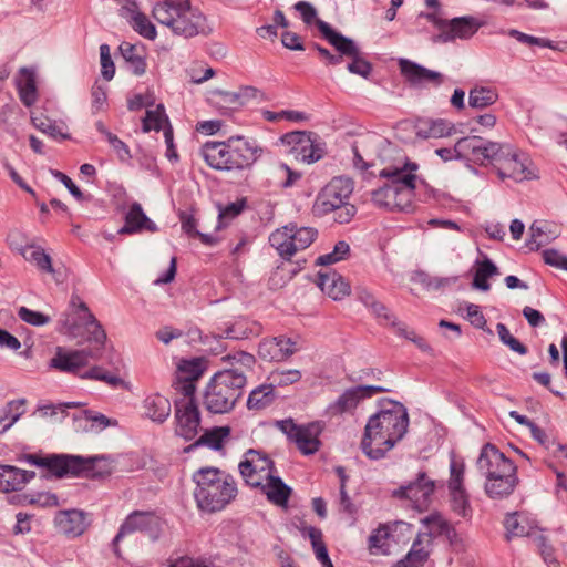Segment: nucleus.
I'll list each match as a JSON object with an SVG mask.
<instances>
[{"label": "nucleus", "instance_id": "obj_1", "mask_svg": "<svg viewBox=\"0 0 567 567\" xmlns=\"http://www.w3.org/2000/svg\"><path fill=\"white\" fill-rule=\"evenodd\" d=\"M409 414L400 402L388 400L382 409L371 415L364 427L361 449L370 460H380L405 435Z\"/></svg>", "mask_w": 567, "mask_h": 567}, {"label": "nucleus", "instance_id": "obj_2", "mask_svg": "<svg viewBox=\"0 0 567 567\" xmlns=\"http://www.w3.org/2000/svg\"><path fill=\"white\" fill-rule=\"evenodd\" d=\"M417 168V164L406 161L382 168L379 175L388 182L372 193V202L390 210H411Z\"/></svg>", "mask_w": 567, "mask_h": 567}, {"label": "nucleus", "instance_id": "obj_3", "mask_svg": "<svg viewBox=\"0 0 567 567\" xmlns=\"http://www.w3.org/2000/svg\"><path fill=\"white\" fill-rule=\"evenodd\" d=\"M476 464L486 480L484 491L487 497L504 499L514 493L519 483L517 466L495 445L485 444Z\"/></svg>", "mask_w": 567, "mask_h": 567}, {"label": "nucleus", "instance_id": "obj_4", "mask_svg": "<svg viewBox=\"0 0 567 567\" xmlns=\"http://www.w3.org/2000/svg\"><path fill=\"white\" fill-rule=\"evenodd\" d=\"M264 150L255 140L231 136L224 142H206L200 155L216 171L246 169L262 155Z\"/></svg>", "mask_w": 567, "mask_h": 567}, {"label": "nucleus", "instance_id": "obj_5", "mask_svg": "<svg viewBox=\"0 0 567 567\" xmlns=\"http://www.w3.org/2000/svg\"><path fill=\"white\" fill-rule=\"evenodd\" d=\"M194 497L199 509L214 513L225 508L238 494L235 478L217 467H202L194 472Z\"/></svg>", "mask_w": 567, "mask_h": 567}, {"label": "nucleus", "instance_id": "obj_6", "mask_svg": "<svg viewBox=\"0 0 567 567\" xmlns=\"http://www.w3.org/2000/svg\"><path fill=\"white\" fill-rule=\"evenodd\" d=\"M480 151L477 164L491 166L502 181L523 182L534 176L529 157L511 144L481 140Z\"/></svg>", "mask_w": 567, "mask_h": 567}, {"label": "nucleus", "instance_id": "obj_7", "mask_svg": "<svg viewBox=\"0 0 567 567\" xmlns=\"http://www.w3.org/2000/svg\"><path fill=\"white\" fill-rule=\"evenodd\" d=\"M29 464L47 470L55 477L84 476L91 478L105 477L112 473L111 463L103 456L84 458L70 454H28Z\"/></svg>", "mask_w": 567, "mask_h": 567}, {"label": "nucleus", "instance_id": "obj_8", "mask_svg": "<svg viewBox=\"0 0 567 567\" xmlns=\"http://www.w3.org/2000/svg\"><path fill=\"white\" fill-rule=\"evenodd\" d=\"M153 17L174 34L193 38L208 32L206 17L190 0H163L153 8Z\"/></svg>", "mask_w": 567, "mask_h": 567}, {"label": "nucleus", "instance_id": "obj_9", "mask_svg": "<svg viewBox=\"0 0 567 567\" xmlns=\"http://www.w3.org/2000/svg\"><path fill=\"white\" fill-rule=\"evenodd\" d=\"M246 382V374L240 368L216 372L204 393L205 409L214 414L228 413L241 396Z\"/></svg>", "mask_w": 567, "mask_h": 567}, {"label": "nucleus", "instance_id": "obj_10", "mask_svg": "<svg viewBox=\"0 0 567 567\" xmlns=\"http://www.w3.org/2000/svg\"><path fill=\"white\" fill-rule=\"evenodd\" d=\"M353 192V183L344 176L333 177L317 195L313 213L324 216L336 213L334 220L348 224L357 213L354 205L349 203Z\"/></svg>", "mask_w": 567, "mask_h": 567}, {"label": "nucleus", "instance_id": "obj_11", "mask_svg": "<svg viewBox=\"0 0 567 567\" xmlns=\"http://www.w3.org/2000/svg\"><path fill=\"white\" fill-rule=\"evenodd\" d=\"M90 358H95L92 351L85 349L66 350L62 347H58L54 357L50 361V367L61 372L76 374L84 379L103 381L113 388L123 384V380L118 375L110 373L97 365L81 373L82 368L89 364Z\"/></svg>", "mask_w": 567, "mask_h": 567}, {"label": "nucleus", "instance_id": "obj_12", "mask_svg": "<svg viewBox=\"0 0 567 567\" xmlns=\"http://www.w3.org/2000/svg\"><path fill=\"white\" fill-rule=\"evenodd\" d=\"M317 236L316 228L289 224L272 231L269 243L282 258L290 259L297 251L308 248Z\"/></svg>", "mask_w": 567, "mask_h": 567}, {"label": "nucleus", "instance_id": "obj_13", "mask_svg": "<svg viewBox=\"0 0 567 567\" xmlns=\"http://www.w3.org/2000/svg\"><path fill=\"white\" fill-rule=\"evenodd\" d=\"M276 426L284 432L288 440L293 442L303 455H311L319 451L321 442L320 434L324 424L320 421L307 424H297L291 417L276 422Z\"/></svg>", "mask_w": 567, "mask_h": 567}, {"label": "nucleus", "instance_id": "obj_14", "mask_svg": "<svg viewBox=\"0 0 567 567\" xmlns=\"http://www.w3.org/2000/svg\"><path fill=\"white\" fill-rule=\"evenodd\" d=\"M163 522L154 512L134 511L121 525L118 533L113 539L114 554L120 556V542L134 532L147 534L152 539L158 538L162 532Z\"/></svg>", "mask_w": 567, "mask_h": 567}, {"label": "nucleus", "instance_id": "obj_15", "mask_svg": "<svg viewBox=\"0 0 567 567\" xmlns=\"http://www.w3.org/2000/svg\"><path fill=\"white\" fill-rule=\"evenodd\" d=\"M238 467L245 483L255 488H259L265 481L271 478V475L277 472L274 461L256 450H248Z\"/></svg>", "mask_w": 567, "mask_h": 567}, {"label": "nucleus", "instance_id": "obj_16", "mask_svg": "<svg viewBox=\"0 0 567 567\" xmlns=\"http://www.w3.org/2000/svg\"><path fill=\"white\" fill-rule=\"evenodd\" d=\"M280 142L291 146L296 159L307 164L321 159L326 153L324 144L312 133L289 132L280 137Z\"/></svg>", "mask_w": 567, "mask_h": 567}, {"label": "nucleus", "instance_id": "obj_17", "mask_svg": "<svg viewBox=\"0 0 567 567\" xmlns=\"http://www.w3.org/2000/svg\"><path fill=\"white\" fill-rule=\"evenodd\" d=\"M434 492L435 481L430 478L425 472H419L414 481L394 491L393 496L406 499L414 509L424 512L433 502Z\"/></svg>", "mask_w": 567, "mask_h": 567}, {"label": "nucleus", "instance_id": "obj_18", "mask_svg": "<svg viewBox=\"0 0 567 567\" xmlns=\"http://www.w3.org/2000/svg\"><path fill=\"white\" fill-rule=\"evenodd\" d=\"M388 391L389 390L386 388L381 385H358L350 388L328 406L327 413L330 416H337L343 413H353L362 400Z\"/></svg>", "mask_w": 567, "mask_h": 567}, {"label": "nucleus", "instance_id": "obj_19", "mask_svg": "<svg viewBox=\"0 0 567 567\" xmlns=\"http://www.w3.org/2000/svg\"><path fill=\"white\" fill-rule=\"evenodd\" d=\"M175 433L186 441L193 440L200 427V412L194 400L175 401Z\"/></svg>", "mask_w": 567, "mask_h": 567}, {"label": "nucleus", "instance_id": "obj_20", "mask_svg": "<svg viewBox=\"0 0 567 567\" xmlns=\"http://www.w3.org/2000/svg\"><path fill=\"white\" fill-rule=\"evenodd\" d=\"M482 25V21L471 16L453 18L446 21L443 32L436 33L433 37V41L446 43L457 39L467 40L472 38Z\"/></svg>", "mask_w": 567, "mask_h": 567}, {"label": "nucleus", "instance_id": "obj_21", "mask_svg": "<svg viewBox=\"0 0 567 567\" xmlns=\"http://www.w3.org/2000/svg\"><path fill=\"white\" fill-rule=\"evenodd\" d=\"M381 138L374 134H364L359 136L353 145L354 166L364 171L375 165L379 157V145Z\"/></svg>", "mask_w": 567, "mask_h": 567}, {"label": "nucleus", "instance_id": "obj_22", "mask_svg": "<svg viewBox=\"0 0 567 567\" xmlns=\"http://www.w3.org/2000/svg\"><path fill=\"white\" fill-rule=\"evenodd\" d=\"M481 137L470 136L460 138L453 147H442L435 150V154L441 157L443 162L453 159H467L477 164L476 157L480 155Z\"/></svg>", "mask_w": 567, "mask_h": 567}, {"label": "nucleus", "instance_id": "obj_23", "mask_svg": "<svg viewBox=\"0 0 567 567\" xmlns=\"http://www.w3.org/2000/svg\"><path fill=\"white\" fill-rule=\"evenodd\" d=\"M125 224L117 230L118 235H134L143 230L155 233L157 226L144 213L140 203H132L124 216Z\"/></svg>", "mask_w": 567, "mask_h": 567}, {"label": "nucleus", "instance_id": "obj_24", "mask_svg": "<svg viewBox=\"0 0 567 567\" xmlns=\"http://www.w3.org/2000/svg\"><path fill=\"white\" fill-rule=\"evenodd\" d=\"M66 333L78 339L79 343L87 341L102 346L106 339V333L100 321H71V324L66 327Z\"/></svg>", "mask_w": 567, "mask_h": 567}, {"label": "nucleus", "instance_id": "obj_25", "mask_svg": "<svg viewBox=\"0 0 567 567\" xmlns=\"http://www.w3.org/2000/svg\"><path fill=\"white\" fill-rule=\"evenodd\" d=\"M400 70L412 85H423L425 83L440 85L443 82V75L440 72L429 70L409 60L400 61Z\"/></svg>", "mask_w": 567, "mask_h": 567}, {"label": "nucleus", "instance_id": "obj_26", "mask_svg": "<svg viewBox=\"0 0 567 567\" xmlns=\"http://www.w3.org/2000/svg\"><path fill=\"white\" fill-rule=\"evenodd\" d=\"M320 290L333 300H341L351 292L350 284L338 272L328 270L318 274Z\"/></svg>", "mask_w": 567, "mask_h": 567}, {"label": "nucleus", "instance_id": "obj_27", "mask_svg": "<svg viewBox=\"0 0 567 567\" xmlns=\"http://www.w3.org/2000/svg\"><path fill=\"white\" fill-rule=\"evenodd\" d=\"M560 235V229L556 224L547 220H535L529 227V239L526 246L529 250H537L542 246L548 245Z\"/></svg>", "mask_w": 567, "mask_h": 567}, {"label": "nucleus", "instance_id": "obj_28", "mask_svg": "<svg viewBox=\"0 0 567 567\" xmlns=\"http://www.w3.org/2000/svg\"><path fill=\"white\" fill-rule=\"evenodd\" d=\"M316 25L324 39L339 52L338 55H341V59L343 56L351 58L359 53L360 50L355 43L351 39L333 30L329 23L323 20H317Z\"/></svg>", "mask_w": 567, "mask_h": 567}, {"label": "nucleus", "instance_id": "obj_29", "mask_svg": "<svg viewBox=\"0 0 567 567\" xmlns=\"http://www.w3.org/2000/svg\"><path fill=\"white\" fill-rule=\"evenodd\" d=\"M35 476L34 472L0 464V492L19 491Z\"/></svg>", "mask_w": 567, "mask_h": 567}, {"label": "nucleus", "instance_id": "obj_30", "mask_svg": "<svg viewBox=\"0 0 567 567\" xmlns=\"http://www.w3.org/2000/svg\"><path fill=\"white\" fill-rule=\"evenodd\" d=\"M16 86L21 102L30 107L38 100L35 71L32 68L23 66L16 78Z\"/></svg>", "mask_w": 567, "mask_h": 567}, {"label": "nucleus", "instance_id": "obj_31", "mask_svg": "<svg viewBox=\"0 0 567 567\" xmlns=\"http://www.w3.org/2000/svg\"><path fill=\"white\" fill-rule=\"evenodd\" d=\"M454 132V125L443 118L419 120L415 124V134L417 137L423 140L447 137Z\"/></svg>", "mask_w": 567, "mask_h": 567}, {"label": "nucleus", "instance_id": "obj_32", "mask_svg": "<svg viewBox=\"0 0 567 567\" xmlns=\"http://www.w3.org/2000/svg\"><path fill=\"white\" fill-rule=\"evenodd\" d=\"M431 544L430 534H417L410 551L398 563L399 567H422L429 558Z\"/></svg>", "mask_w": 567, "mask_h": 567}, {"label": "nucleus", "instance_id": "obj_33", "mask_svg": "<svg viewBox=\"0 0 567 567\" xmlns=\"http://www.w3.org/2000/svg\"><path fill=\"white\" fill-rule=\"evenodd\" d=\"M259 489L270 503L284 508H287L292 494V489L276 473L271 475V478L265 481Z\"/></svg>", "mask_w": 567, "mask_h": 567}, {"label": "nucleus", "instance_id": "obj_34", "mask_svg": "<svg viewBox=\"0 0 567 567\" xmlns=\"http://www.w3.org/2000/svg\"><path fill=\"white\" fill-rule=\"evenodd\" d=\"M505 528L508 534L507 537H535L537 535L535 532L537 526L523 512L508 514L505 518Z\"/></svg>", "mask_w": 567, "mask_h": 567}, {"label": "nucleus", "instance_id": "obj_35", "mask_svg": "<svg viewBox=\"0 0 567 567\" xmlns=\"http://www.w3.org/2000/svg\"><path fill=\"white\" fill-rule=\"evenodd\" d=\"M55 523L66 535L79 536L85 530L84 515L76 509L60 512L55 517Z\"/></svg>", "mask_w": 567, "mask_h": 567}, {"label": "nucleus", "instance_id": "obj_36", "mask_svg": "<svg viewBox=\"0 0 567 567\" xmlns=\"http://www.w3.org/2000/svg\"><path fill=\"white\" fill-rule=\"evenodd\" d=\"M118 50L133 74L142 75L145 73L146 62L142 45L122 42Z\"/></svg>", "mask_w": 567, "mask_h": 567}, {"label": "nucleus", "instance_id": "obj_37", "mask_svg": "<svg viewBox=\"0 0 567 567\" xmlns=\"http://www.w3.org/2000/svg\"><path fill=\"white\" fill-rule=\"evenodd\" d=\"M143 406L145 414L154 422L163 423L171 414V402L167 398L161 394L148 395Z\"/></svg>", "mask_w": 567, "mask_h": 567}, {"label": "nucleus", "instance_id": "obj_38", "mask_svg": "<svg viewBox=\"0 0 567 567\" xmlns=\"http://www.w3.org/2000/svg\"><path fill=\"white\" fill-rule=\"evenodd\" d=\"M230 435L229 426H216L210 430H206L195 443L190 444L186 451H190L197 446H208L213 450H220L224 445L225 440Z\"/></svg>", "mask_w": 567, "mask_h": 567}, {"label": "nucleus", "instance_id": "obj_39", "mask_svg": "<svg viewBox=\"0 0 567 567\" xmlns=\"http://www.w3.org/2000/svg\"><path fill=\"white\" fill-rule=\"evenodd\" d=\"M121 14L127 18L132 28L142 37L153 40L156 38V29L150 19L137 10V4L134 1V10H123Z\"/></svg>", "mask_w": 567, "mask_h": 567}, {"label": "nucleus", "instance_id": "obj_40", "mask_svg": "<svg viewBox=\"0 0 567 567\" xmlns=\"http://www.w3.org/2000/svg\"><path fill=\"white\" fill-rule=\"evenodd\" d=\"M498 92L494 87L476 85L468 92V105L473 109H485L495 104Z\"/></svg>", "mask_w": 567, "mask_h": 567}, {"label": "nucleus", "instance_id": "obj_41", "mask_svg": "<svg viewBox=\"0 0 567 567\" xmlns=\"http://www.w3.org/2000/svg\"><path fill=\"white\" fill-rule=\"evenodd\" d=\"M422 522L429 529L426 534L431 535V540L435 536H446L447 538H450L453 535H455L454 527L439 512L430 514L429 516L423 518Z\"/></svg>", "mask_w": 567, "mask_h": 567}, {"label": "nucleus", "instance_id": "obj_42", "mask_svg": "<svg viewBox=\"0 0 567 567\" xmlns=\"http://www.w3.org/2000/svg\"><path fill=\"white\" fill-rule=\"evenodd\" d=\"M449 503L451 511L463 519H471L473 508L470 502V495L466 489L449 492Z\"/></svg>", "mask_w": 567, "mask_h": 567}, {"label": "nucleus", "instance_id": "obj_43", "mask_svg": "<svg viewBox=\"0 0 567 567\" xmlns=\"http://www.w3.org/2000/svg\"><path fill=\"white\" fill-rule=\"evenodd\" d=\"M275 391L272 385L262 384L252 390L247 400V408L249 410H262L269 406L275 400Z\"/></svg>", "mask_w": 567, "mask_h": 567}, {"label": "nucleus", "instance_id": "obj_44", "mask_svg": "<svg viewBox=\"0 0 567 567\" xmlns=\"http://www.w3.org/2000/svg\"><path fill=\"white\" fill-rule=\"evenodd\" d=\"M227 338L244 340L258 337L261 333L259 321H234L226 330Z\"/></svg>", "mask_w": 567, "mask_h": 567}, {"label": "nucleus", "instance_id": "obj_45", "mask_svg": "<svg viewBox=\"0 0 567 567\" xmlns=\"http://www.w3.org/2000/svg\"><path fill=\"white\" fill-rule=\"evenodd\" d=\"M24 400H12L6 404L0 414V434L9 430L24 413Z\"/></svg>", "mask_w": 567, "mask_h": 567}, {"label": "nucleus", "instance_id": "obj_46", "mask_svg": "<svg viewBox=\"0 0 567 567\" xmlns=\"http://www.w3.org/2000/svg\"><path fill=\"white\" fill-rule=\"evenodd\" d=\"M388 328L398 337L412 341L420 350H430V346L425 338L417 334L412 328H410L406 321H391Z\"/></svg>", "mask_w": 567, "mask_h": 567}, {"label": "nucleus", "instance_id": "obj_47", "mask_svg": "<svg viewBox=\"0 0 567 567\" xmlns=\"http://www.w3.org/2000/svg\"><path fill=\"white\" fill-rule=\"evenodd\" d=\"M357 298L370 310V315L378 318L388 319L390 316L389 309L383 305L371 291L367 288H357Z\"/></svg>", "mask_w": 567, "mask_h": 567}, {"label": "nucleus", "instance_id": "obj_48", "mask_svg": "<svg viewBox=\"0 0 567 567\" xmlns=\"http://www.w3.org/2000/svg\"><path fill=\"white\" fill-rule=\"evenodd\" d=\"M20 254L27 261L35 264V266L45 272H53L52 261L49 255L40 247L24 246L19 248Z\"/></svg>", "mask_w": 567, "mask_h": 567}, {"label": "nucleus", "instance_id": "obj_49", "mask_svg": "<svg viewBox=\"0 0 567 567\" xmlns=\"http://www.w3.org/2000/svg\"><path fill=\"white\" fill-rule=\"evenodd\" d=\"M497 274V267L492 262L491 259L485 258L482 261H477V268L474 275L473 286L476 289L487 291L491 288L488 279Z\"/></svg>", "mask_w": 567, "mask_h": 567}, {"label": "nucleus", "instance_id": "obj_50", "mask_svg": "<svg viewBox=\"0 0 567 567\" xmlns=\"http://www.w3.org/2000/svg\"><path fill=\"white\" fill-rule=\"evenodd\" d=\"M301 379V372L297 369H276L270 372L268 380L275 386H288L297 383Z\"/></svg>", "mask_w": 567, "mask_h": 567}, {"label": "nucleus", "instance_id": "obj_51", "mask_svg": "<svg viewBox=\"0 0 567 567\" xmlns=\"http://www.w3.org/2000/svg\"><path fill=\"white\" fill-rule=\"evenodd\" d=\"M465 465L462 461L453 458L450 464L449 492L464 491Z\"/></svg>", "mask_w": 567, "mask_h": 567}, {"label": "nucleus", "instance_id": "obj_52", "mask_svg": "<svg viewBox=\"0 0 567 567\" xmlns=\"http://www.w3.org/2000/svg\"><path fill=\"white\" fill-rule=\"evenodd\" d=\"M306 532L311 542V546L316 554V558L320 563L328 560L330 557L328 555L327 546L323 542V535L321 529L310 526L306 529Z\"/></svg>", "mask_w": 567, "mask_h": 567}, {"label": "nucleus", "instance_id": "obj_53", "mask_svg": "<svg viewBox=\"0 0 567 567\" xmlns=\"http://www.w3.org/2000/svg\"><path fill=\"white\" fill-rule=\"evenodd\" d=\"M534 543L538 548L543 560L548 567H560V564L555 556L554 547L548 543V539L543 534L535 535Z\"/></svg>", "mask_w": 567, "mask_h": 567}, {"label": "nucleus", "instance_id": "obj_54", "mask_svg": "<svg viewBox=\"0 0 567 567\" xmlns=\"http://www.w3.org/2000/svg\"><path fill=\"white\" fill-rule=\"evenodd\" d=\"M258 354L264 360L269 361H280L285 359V352H281V349L278 348L277 340L265 339L258 346Z\"/></svg>", "mask_w": 567, "mask_h": 567}, {"label": "nucleus", "instance_id": "obj_55", "mask_svg": "<svg viewBox=\"0 0 567 567\" xmlns=\"http://www.w3.org/2000/svg\"><path fill=\"white\" fill-rule=\"evenodd\" d=\"M389 532L386 527L378 528L369 537V547L372 554H388L389 553Z\"/></svg>", "mask_w": 567, "mask_h": 567}, {"label": "nucleus", "instance_id": "obj_56", "mask_svg": "<svg viewBox=\"0 0 567 567\" xmlns=\"http://www.w3.org/2000/svg\"><path fill=\"white\" fill-rule=\"evenodd\" d=\"M350 251V246L346 241H338L331 252L321 255L317 258V264L322 266L332 265L343 260Z\"/></svg>", "mask_w": 567, "mask_h": 567}, {"label": "nucleus", "instance_id": "obj_57", "mask_svg": "<svg viewBox=\"0 0 567 567\" xmlns=\"http://www.w3.org/2000/svg\"><path fill=\"white\" fill-rule=\"evenodd\" d=\"M203 374L202 363L197 360H184L178 365V380L197 381Z\"/></svg>", "mask_w": 567, "mask_h": 567}, {"label": "nucleus", "instance_id": "obj_58", "mask_svg": "<svg viewBox=\"0 0 567 567\" xmlns=\"http://www.w3.org/2000/svg\"><path fill=\"white\" fill-rule=\"evenodd\" d=\"M167 122V118L163 114V107L157 106L155 111H147L143 118V131L150 132L152 130L159 131L163 125Z\"/></svg>", "mask_w": 567, "mask_h": 567}, {"label": "nucleus", "instance_id": "obj_59", "mask_svg": "<svg viewBox=\"0 0 567 567\" xmlns=\"http://www.w3.org/2000/svg\"><path fill=\"white\" fill-rule=\"evenodd\" d=\"M496 328H497V332H498L501 341L504 344H506L507 347H509L511 350H513L519 354L527 353V347L524 346L515 337H513L503 323H498Z\"/></svg>", "mask_w": 567, "mask_h": 567}, {"label": "nucleus", "instance_id": "obj_60", "mask_svg": "<svg viewBox=\"0 0 567 567\" xmlns=\"http://www.w3.org/2000/svg\"><path fill=\"white\" fill-rule=\"evenodd\" d=\"M101 73L102 76L110 81L115 74V66L111 58V50L107 44L100 45Z\"/></svg>", "mask_w": 567, "mask_h": 567}, {"label": "nucleus", "instance_id": "obj_61", "mask_svg": "<svg viewBox=\"0 0 567 567\" xmlns=\"http://www.w3.org/2000/svg\"><path fill=\"white\" fill-rule=\"evenodd\" d=\"M352 61L348 64L347 69L350 73L360 75L364 79H367L371 71L372 65L361 56V53H357L355 55H352L350 58Z\"/></svg>", "mask_w": 567, "mask_h": 567}, {"label": "nucleus", "instance_id": "obj_62", "mask_svg": "<svg viewBox=\"0 0 567 567\" xmlns=\"http://www.w3.org/2000/svg\"><path fill=\"white\" fill-rule=\"evenodd\" d=\"M182 228L189 236L198 237L203 244L212 245L215 243L212 235L200 233L196 229V220L190 216L182 218Z\"/></svg>", "mask_w": 567, "mask_h": 567}, {"label": "nucleus", "instance_id": "obj_63", "mask_svg": "<svg viewBox=\"0 0 567 567\" xmlns=\"http://www.w3.org/2000/svg\"><path fill=\"white\" fill-rule=\"evenodd\" d=\"M32 123L39 131H41L52 137H58V136H61L62 138L68 137L65 134H62L60 128L47 117H43V116L32 117Z\"/></svg>", "mask_w": 567, "mask_h": 567}, {"label": "nucleus", "instance_id": "obj_64", "mask_svg": "<svg viewBox=\"0 0 567 567\" xmlns=\"http://www.w3.org/2000/svg\"><path fill=\"white\" fill-rule=\"evenodd\" d=\"M69 308L71 311L69 316L74 317V319H95L87 306L79 297H72Z\"/></svg>", "mask_w": 567, "mask_h": 567}]
</instances>
